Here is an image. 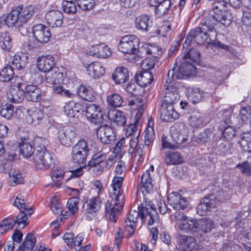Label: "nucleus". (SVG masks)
Returning a JSON list of instances; mask_svg holds the SVG:
<instances>
[{
	"label": "nucleus",
	"instance_id": "35",
	"mask_svg": "<svg viewBox=\"0 0 251 251\" xmlns=\"http://www.w3.org/2000/svg\"><path fill=\"white\" fill-rule=\"evenodd\" d=\"M108 116L109 120L117 126H125L126 119L123 113L117 110H112L108 112Z\"/></svg>",
	"mask_w": 251,
	"mask_h": 251
},
{
	"label": "nucleus",
	"instance_id": "53",
	"mask_svg": "<svg viewBox=\"0 0 251 251\" xmlns=\"http://www.w3.org/2000/svg\"><path fill=\"white\" fill-rule=\"evenodd\" d=\"M13 75V68L10 66H7L0 72V80L2 82L9 81Z\"/></svg>",
	"mask_w": 251,
	"mask_h": 251
},
{
	"label": "nucleus",
	"instance_id": "1",
	"mask_svg": "<svg viewBox=\"0 0 251 251\" xmlns=\"http://www.w3.org/2000/svg\"><path fill=\"white\" fill-rule=\"evenodd\" d=\"M124 179V177L115 176L109 189V194L112 200L107 201L105 208L106 212L109 214V220L113 223L117 222L125 204V197L121 189Z\"/></svg>",
	"mask_w": 251,
	"mask_h": 251
},
{
	"label": "nucleus",
	"instance_id": "64",
	"mask_svg": "<svg viewBox=\"0 0 251 251\" xmlns=\"http://www.w3.org/2000/svg\"><path fill=\"white\" fill-rule=\"evenodd\" d=\"M236 168L238 169L242 174L247 176H251V165L248 161H244L238 164Z\"/></svg>",
	"mask_w": 251,
	"mask_h": 251
},
{
	"label": "nucleus",
	"instance_id": "42",
	"mask_svg": "<svg viewBox=\"0 0 251 251\" xmlns=\"http://www.w3.org/2000/svg\"><path fill=\"white\" fill-rule=\"evenodd\" d=\"M106 154L102 152L100 146L97 147V152L93 155L92 159L89 161L91 166H97L103 162L106 159Z\"/></svg>",
	"mask_w": 251,
	"mask_h": 251
},
{
	"label": "nucleus",
	"instance_id": "60",
	"mask_svg": "<svg viewBox=\"0 0 251 251\" xmlns=\"http://www.w3.org/2000/svg\"><path fill=\"white\" fill-rule=\"evenodd\" d=\"M78 6L84 11L92 9L97 0H77Z\"/></svg>",
	"mask_w": 251,
	"mask_h": 251
},
{
	"label": "nucleus",
	"instance_id": "5",
	"mask_svg": "<svg viewBox=\"0 0 251 251\" xmlns=\"http://www.w3.org/2000/svg\"><path fill=\"white\" fill-rule=\"evenodd\" d=\"M196 68L192 63L182 62L180 66L169 71L167 80L169 84H173V81L183 79L185 77L194 75L196 73Z\"/></svg>",
	"mask_w": 251,
	"mask_h": 251
},
{
	"label": "nucleus",
	"instance_id": "9",
	"mask_svg": "<svg viewBox=\"0 0 251 251\" xmlns=\"http://www.w3.org/2000/svg\"><path fill=\"white\" fill-rule=\"evenodd\" d=\"M14 205L18 208L20 209V213L16 217V220H15L16 223L18 224L19 226L23 225L22 228L27 225V220L28 216H30L33 213V210L25 202L23 199H21L17 197L14 202Z\"/></svg>",
	"mask_w": 251,
	"mask_h": 251
},
{
	"label": "nucleus",
	"instance_id": "11",
	"mask_svg": "<svg viewBox=\"0 0 251 251\" xmlns=\"http://www.w3.org/2000/svg\"><path fill=\"white\" fill-rule=\"evenodd\" d=\"M164 87L162 92L163 96L162 103L174 104L179 98L177 89L174 86L173 84H169L168 80L166 81Z\"/></svg>",
	"mask_w": 251,
	"mask_h": 251
},
{
	"label": "nucleus",
	"instance_id": "29",
	"mask_svg": "<svg viewBox=\"0 0 251 251\" xmlns=\"http://www.w3.org/2000/svg\"><path fill=\"white\" fill-rule=\"evenodd\" d=\"M22 11V6H17L13 9L7 16L3 15L5 25L8 27L13 26L15 24L20 23V12Z\"/></svg>",
	"mask_w": 251,
	"mask_h": 251
},
{
	"label": "nucleus",
	"instance_id": "14",
	"mask_svg": "<svg viewBox=\"0 0 251 251\" xmlns=\"http://www.w3.org/2000/svg\"><path fill=\"white\" fill-rule=\"evenodd\" d=\"M86 116L93 124H101L103 121L101 109L98 105L96 104H90L87 106Z\"/></svg>",
	"mask_w": 251,
	"mask_h": 251
},
{
	"label": "nucleus",
	"instance_id": "61",
	"mask_svg": "<svg viewBox=\"0 0 251 251\" xmlns=\"http://www.w3.org/2000/svg\"><path fill=\"white\" fill-rule=\"evenodd\" d=\"M73 151L78 152L80 153L84 152L88 155L89 148L87 142L84 140H81L74 146Z\"/></svg>",
	"mask_w": 251,
	"mask_h": 251
},
{
	"label": "nucleus",
	"instance_id": "32",
	"mask_svg": "<svg viewBox=\"0 0 251 251\" xmlns=\"http://www.w3.org/2000/svg\"><path fill=\"white\" fill-rule=\"evenodd\" d=\"M186 93L188 100L194 104L201 101L204 96V92L199 88H188Z\"/></svg>",
	"mask_w": 251,
	"mask_h": 251
},
{
	"label": "nucleus",
	"instance_id": "15",
	"mask_svg": "<svg viewBox=\"0 0 251 251\" xmlns=\"http://www.w3.org/2000/svg\"><path fill=\"white\" fill-rule=\"evenodd\" d=\"M177 230L185 233H194L200 230V221L196 219L186 220L177 224Z\"/></svg>",
	"mask_w": 251,
	"mask_h": 251
},
{
	"label": "nucleus",
	"instance_id": "16",
	"mask_svg": "<svg viewBox=\"0 0 251 251\" xmlns=\"http://www.w3.org/2000/svg\"><path fill=\"white\" fill-rule=\"evenodd\" d=\"M169 203L176 209L184 210L189 204L186 198L183 197L177 192L169 194L167 197Z\"/></svg>",
	"mask_w": 251,
	"mask_h": 251
},
{
	"label": "nucleus",
	"instance_id": "18",
	"mask_svg": "<svg viewBox=\"0 0 251 251\" xmlns=\"http://www.w3.org/2000/svg\"><path fill=\"white\" fill-rule=\"evenodd\" d=\"M36 65L40 71L47 73L55 67L54 58L51 55L39 56L37 59Z\"/></svg>",
	"mask_w": 251,
	"mask_h": 251
},
{
	"label": "nucleus",
	"instance_id": "31",
	"mask_svg": "<svg viewBox=\"0 0 251 251\" xmlns=\"http://www.w3.org/2000/svg\"><path fill=\"white\" fill-rule=\"evenodd\" d=\"M101 205L102 201L99 196L92 197L87 202L86 212L94 215L100 210Z\"/></svg>",
	"mask_w": 251,
	"mask_h": 251
},
{
	"label": "nucleus",
	"instance_id": "63",
	"mask_svg": "<svg viewBox=\"0 0 251 251\" xmlns=\"http://www.w3.org/2000/svg\"><path fill=\"white\" fill-rule=\"evenodd\" d=\"M241 21L244 25L251 26V8L247 6L244 8Z\"/></svg>",
	"mask_w": 251,
	"mask_h": 251
},
{
	"label": "nucleus",
	"instance_id": "39",
	"mask_svg": "<svg viewBox=\"0 0 251 251\" xmlns=\"http://www.w3.org/2000/svg\"><path fill=\"white\" fill-rule=\"evenodd\" d=\"M28 62V57L25 53H17L13 56V64L19 70L24 68Z\"/></svg>",
	"mask_w": 251,
	"mask_h": 251
},
{
	"label": "nucleus",
	"instance_id": "2",
	"mask_svg": "<svg viewBox=\"0 0 251 251\" xmlns=\"http://www.w3.org/2000/svg\"><path fill=\"white\" fill-rule=\"evenodd\" d=\"M227 3L225 0L216 1L213 4V14H210L206 21L210 20V23H214V26L219 22L228 25L232 19V16L227 10Z\"/></svg>",
	"mask_w": 251,
	"mask_h": 251
},
{
	"label": "nucleus",
	"instance_id": "52",
	"mask_svg": "<svg viewBox=\"0 0 251 251\" xmlns=\"http://www.w3.org/2000/svg\"><path fill=\"white\" fill-rule=\"evenodd\" d=\"M52 91L54 94L65 97L72 98L74 96L68 90L64 89L60 83L53 84Z\"/></svg>",
	"mask_w": 251,
	"mask_h": 251
},
{
	"label": "nucleus",
	"instance_id": "54",
	"mask_svg": "<svg viewBox=\"0 0 251 251\" xmlns=\"http://www.w3.org/2000/svg\"><path fill=\"white\" fill-rule=\"evenodd\" d=\"M34 14V7L29 5L26 6L20 12V24L26 23Z\"/></svg>",
	"mask_w": 251,
	"mask_h": 251
},
{
	"label": "nucleus",
	"instance_id": "12",
	"mask_svg": "<svg viewBox=\"0 0 251 251\" xmlns=\"http://www.w3.org/2000/svg\"><path fill=\"white\" fill-rule=\"evenodd\" d=\"M86 54L96 58H107L111 55L112 51L107 45L100 43L91 47Z\"/></svg>",
	"mask_w": 251,
	"mask_h": 251
},
{
	"label": "nucleus",
	"instance_id": "50",
	"mask_svg": "<svg viewBox=\"0 0 251 251\" xmlns=\"http://www.w3.org/2000/svg\"><path fill=\"white\" fill-rule=\"evenodd\" d=\"M137 222L126 218L125 221V228L126 230V236L127 238H130L134 233L136 227Z\"/></svg>",
	"mask_w": 251,
	"mask_h": 251
},
{
	"label": "nucleus",
	"instance_id": "25",
	"mask_svg": "<svg viewBox=\"0 0 251 251\" xmlns=\"http://www.w3.org/2000/svg\"><path fill=\"white\" fill-rule=\"evenodd\" d=\"M76 134L74 126H67L66 128H62L58 131V137L60 142L64 145L67 144L68 140L72 141Z\"/></svg>",
	"mask_w": 251,
	"mask_h": 251
},
{
	"label": "nucleus",
	"instance_id": "19",
	"mask_svg": "<svg viewBox=\"0 0 251 251\" xmlns=\"http://www.w3.org/2000/svg\"><path fill=\"white\" fill-rule=\"evenodd\" d=\"M47 23L52 27H60L63 23V13L57 10L48 11L45 17Z\"/></svg>",
	"mask_w": 251,
	"mask_h": 251
},
{
	"label": "nucleus",
	"instance_id": "6",
	"mask_svg": "<svg viewBox=\"0 0 251 251\" xmlns=\"http://www.w3.org/2000/svg\"><path fill=\"white\" fill-rule=\"evenodd\" d=\"M35 167L38 170H45L51 165L52 158L50 152L45 146L37 147L36 151L33 157Z\"/></svg>",
	"mask_w": 251,
	"mask_h": 251
},
{
	"label": "nucleus",
	"instance_id": "46",
	"mask_svg": "<svg viewBox=\"0 0 251 251\" xmlns=\"http://www.w3.org/2000/svg\"><path fill=\"white\" fill-rule=\"evenodd\" d=\"M239 124L240 125L248 124L251 120V109L250 106L242 107L240 112Z\"/></svg>",
	"mask_w": 251,
	"mask_h": 251
},
{
	"label": "nucleus",
	"instance_id": "30",
	"mask_svg": "<svg viewBox=\"0 0 251 251\" xmlns=\"http://www.w3.org/2000/svg\"><path fill=\"white\" fill-rule=\"evenodd\" d=\"M24 93L29 101L37 102L41 98L40 89L36 86L32 84L28 85L25 87Z\"/></svg>",
	"mask_w": 251,
	"mask_h": 251
},
{
	"label": "nucleus",
	"instance_id": "56",
	"mask_svg": "<svg viewBox=\"0 0 251 251\" xmlns=\"http://www.w3.org/2000/svg\"><path fill=\"white\" fill-rule=\"evenodd\" d=\"M146 52L147 54L151 55L153 57H158L163 53L161 48L154 44L148 45L146 48Z\"/></svg>",
	"mask_w": 251,
	"mask_h": 251
},
{
	"label": "nucleus",
	"instance_id": "57",
	"mask_svg": "<svg viewBox=\"0 0 251 251\" xmlns=\"http://www.w3.org/2000/svg\"><path fill=\"white\" fill-rule=\"evenodd\" d=\"M79 202V199L77 197H72L69 199L67 204L70 213L72 215H75L78 213Z\"/></svg>",
	"mask_w": 251,
	"mask_h": 251
},
{
	"label": "nucleus",
	"instance_id": "21",
	"mask_svg": "<svg viewBox=\"0 0 251 251\" xmlns=\"http://www.w3.org/2000/svg\"><path fill=\"white\" fill-rule=\"evenodd\" d=\"M97 135L104 144H110L115 138L114 129L112 126H99L97 129Z\"/></svg>",
	"mask_w": 251,
	"mask_h": 251
},
{
	"label": "nucleus",
	"instance_id": "4",
	"mask_svg": "<svg viewBox=\"0 0 251 251\" xmlns=\"http://www.w3.org/2000/svg\"><path fill=\"white\" fill-rule=\"evenodd\" d=\"M16 135L20 138L18 147L21 154L26 158L30 157L33 154L35 148L33 143L28 137V132L24 126H21L17 130Z\"/></svg>",
	"mask_w": 251,
	"mask_h": 251
},
{
	"label": "nucleus",
	"instance_id": "28",
	"mask_svg": "<svg viewBox=\"0 0 251 251\" xmlns=\"http://www.w3.org/2000/svg\"><path fill=\"white\" fill-rule=\"evenodd\" d=\"M153 175L148 171H145L142 175L141 191L143 195L153 191Z\"/></svg>",
	"mask_w": 251,
	"mask_h": 251
},
{
	"label": "nucleus",
	"instance_id": "7",
	"mask_svg": "<svg viewBox=\"0 0 251 251\" xmlns=\"http://www.w3.org/2000/svg\"><path fill=\"white\" fill-rule=\"evenodd\" d=\"M140 219L143 223L151 226L158 222V215L154 204L150 201L145 200L141 207Z\"/></svg>",
	"mask_w": 251,
	"mask_h": 251
},
{
	"label": "nucleus",
	"instance_id": "48",
	"mask_svg": "<svg viewBox=\"0 0 251 251\" xmlns=\"http://www.w3.org/2000/svg\"><path fill=\"white\" fill-rule=\"evenodd\" d=\"M107 101L109 106L112 107H119L123 103V99L121 96L118 94H112L107 98Z\"/></svg>",
	"mask_w": 251,
	"mask_h": 251
},
{
	"label": "nucleus",
	"instance_id": "49",
	"mask_svg": "<svg viewBox=\"0 0 251 251\" xmlns=\"http://www.w3.org/2000/svg\"><path fill=\"white\" fill-rule=\"evenodd\" d=\"M200 57V52L195 49H191L184 56L183 62L185 63H192V62H188V60L191 61L192 62H198Z\"/></svg>",
	"mask_w": 251,
	"mask_h": 251
},
{
	"label": "nucleus",
	"instance_id": "34",
	"mask_svg": "<svg viewBox=\"0 0 251 251\" xmlns=\"http://www.w3.org/2000/svg\"><path fill=\"white\" fill-rule=\"evenodd\" d=\"M135 27L137 29L147 31L148 28L151 26V20L147 15H141L135 20Z\"/></svg>",
	"mask_w": 251,
	"mask_h": 251
},
{
	"label": "nucleus",
	"instance_id": "62",
	"mask_svg": "<svg viewBox=\"0 0 251 251\" xmlns=\"http://www.w3.org/2000/svg\"><path fill=\"white\" fill-rule=\"evenodd\" d=\"M14 113V106L11 104H5L0 111V115L7 119L11 118Z\"/></svg>",
	"mask_w": 251,
	"mask_h": 251
},
{
	"label": "nucleus",
	"instance_id": "22",
	"mask_svg": "<svg viewBox=\"0 0 251 251\" xmlns=\"http://www.w3.org/2000/svg\"><path fill=\"white\" fill-rule=\"evenodd\" d=\"M161 119L166 122H172L178 118L173 104L162 103L160 108Z\"/></svg>",
	"mask_w": 251,
	"mask_h": 251
},
{
	"label": "nucleus",
	"instance_id": "40",
	"mask_svg": "<svg viewBox=\"0 0 251 251\" xmlns=\"http://www.w3.org/2000/svg\"><path fill=\"white\" fill-rule=\"evenodd\" d=\"M7 98L13 103L21 102L24 99V91L22 89L11 88L7 94Z\"/></svg>",
	"mask_w": 251,
	"mask_h": 251
},
{
	"label": "nucleus",
	"instance_id": "36",
	"mask_svg": "<svg viewBox=\"0 0 251 251\" xmlns=\"http://www.w3.org/2000/svg\"><path fill=\"white\" fill-rule=\"evenodd\" d=\"M66 114L70 117H78V114L81 109L80 103L71 101L67 103L64 107Z\"/></svg>",
	"mask_w": 251,
	"mask_h": 251
},
{
	"label": "nucleus",
	"instance_id": "37",
	"mask_svg": "<svg viewBox=\"0 0 251 251\" xmlns=\"http://www.w3.org/2000/svg\"><path fill=\"white\" fill-rule=\"evenodd\" d=\"M183 159V157L178 152L168 151L165 153V161L167 165L181 164Z\"/></svg>",
	"mask_w": 251,
	"mask_h": 251
},
{
	"label": "nucleus",
	"instance_id": "45",
	"mask_svg": "<svg viewBox=\"0 0 251 251\" xmlns=\"http://www.w3.org/2000/svg\"><path fill=\"white\" fill-rule=\"evenodd\" d=\"M12 46V39L8 32L0 33V47L4 50L9 51Z\"/></svg>",
	"mask_w": 251,
	"mask_h": 251
},
{
	"label": "nucleus",
	"instance_id": "23",
	"mask_svg": "<svg viewBox=\"0 0 251 251\" xmlns=\"http://www.w3.org/2000/svg\"><path fill=\"white\" fill-rule=\"evenodd\" d=\"M63 239L67 246L70 248H75L76 251H80L81 245L84 239L81 234H79L75 237L72 232L65 233L63 236Z\"/></svg>",
	"mask_w": 251,
	"mask_h": 251
},
{
	"label": "nucleus",
	"instance_id": "58",
	"mask_svg": "<svg viewBox=\"0 0 251 251\" xmlns=\"http://www.w3.org/2000/svg\"><path fill=\"white\" fill-rule=\"evenodd\" d=\"M200 230L204 233L210 232L214 227V222L209 219H205L200 222Z\"/></svg>",
	"mask_w": 251,
	"mask_h": 251
},
{
	"label": "nucleus",
	"instance_id": "51",
	"mask_svg": "<svg viewBox=\"0 0 251 251\" xmlns=\"http://www.w3.org/2000/svg\"><path fill=\"white\" fill-rule=\"evenodd\" d=\"M16 222L13 218H7L3 220L0 224V233L3 234L13 228Z\"/></svg>",
	"mask_w": 251,
	"mask_h": 251
},
{
	"label": "nucleus",
	"instance_id": "27",
	"mask_svg": "<svg viewBox=\"0 0 251 251\" xmlns=\"http://www.w3.org/2000/svg\"><path fill=\"white\" fill-rule=\"evenodd\" d=\"M177 239L183 251H192L196 246V239L194 236L178 234Z\"/></svg>",
	"mask_w": 251,
	"mask_h": 251
},
{
	"label": "nucleus",
	"instance_id": "8",
	"mask_svg": "<svg viewBox=\"0 0 251 251\" xmlns=\"http://www.w3.org/2000/svg\"><path fill=\"white\" fill-rule=\"evenodd\" d=\"M139 44V39L136 36L128 35L122 37L118 47L124 53L137 54Z\"/></svg>",
	"mask_w": 251,
	"mask_h": 251
},
{
	"label": "nucleus",
	"instance_id": "47",
	"mask_svg": "<svg viewBox=\"0 0 251 251\" xmlns=\"http://www.w3.org/2000/svg\"><path fill=\"white\" fill-rule=\"evenodd\" d=\"M77 93L78 96L87 101H92L94 97L91 94V89L83 85H80L78 88Z\"/></svg>",
	"mask_w": 251,
	"mask_h": 251
},
{
	"label": "nucleus",
	"instance_id": "41",
	"mask_svg": "<svg viewBox=\"0 0 251 251\" xmlns=\"http://www.w3.org/2000/svg\"><path fill=\"white\" fill-rule=\"evenodd\" d=\"M8 183L12 186H15L24 182V178L19 171L10 170L9 172Z\"/></svg>",
	"mask_w": 251,
	"mask_h": 251
},
{
	"label": "nucleus",
	"instance_id": "38",
	"mask_svg": "<svg viewBox=\"0 0 251 251\" xmlns=\"http://www.w3.org/2000/svg\"><path fill=\"white\" fill-rule=\"evenodd\" d=\"M152 74L149 71H143L137 74L136 80L137 83L141 87H146L153 81Z\"/></svg>",
	"mask_w": 251,
	"mask_h": 251
},
{
	"label": "nucleus",
	"instance_id": "59",
	"mask_svg": "<svg viewBox=\"0 0 251 251\" xmlns=\"http://www.w3.org/2000/svg\"><path fill=\"white\" fill-rule=\"evenodd\" d=\"M145 146H149L155 137L153 126H147L144 132Z\"/></svg>",
	"mask_w": 251,
	"mask_h": 251
},
{
	"label": "nucleus",
	"instance_id": "20",
	"mask_svg": "<svg viewBox=\"0 0 251 251\" xmlns=\"http://www.w3.org/2000/svg\"><path fill=\"white\" fill-rule=\"evenodd\" d=\"M27 115L25 120L27 124L37 126L41 124V122L43 119V113L38 108L31 107L26 110Z\"/></svg>",
	"mask_w": 251,
	"mask_h": 251
},
{
	"label": "nucleus",
	"instance_id": "17",
	"mask_svg": "<svg viewBox=\"0 0 251 251\" xmlns=\"http://www.w3.org/2000/svg\"><path fill=\"white\" fill-rule=\"evenodd\" d=\"M171 136L176 144H181L187 141L188 131L185 126H171Z\"/></svg>",
	"mask_w": 251,
	"mask_h": 251
},
{
	"label": "nucleus",
	"instance_id": "33",
	"mask_svg": "<svg viewBox=\"0 0 251 251\" xmlns=\"http://www.w3.org/2000/svg\"><path fill=\"white\" fill-rule=\"evenodd\" d=\"M128 71L126 68H117L112 75V78L116 84H122L128 79Z\"/></svg>",
	"mask_w": 251,
	"mask_h": 251
},
{
	"label": "nucleus",
	"instance_id": "10",
	"mask_svg": "<svg viewBox=\"0 0 251 251\" xmlns=\"http://www.w3.org/2000/svg\"><path fill=\"white\" fill-rule=\"evenodd\" d=\"M219 202V200L213 195L204 198L198 205L197 212L201 216L206 215L210 212L212 208L215 207Z\"/></svg>",
	"mask_w": 251,
	"mask_h": 251
},
{
	"label": "nucleus",
	"instance_id": "3",
	"mask_svg": "<svg viewBox=\"0 0 251 251\" xmlns=\"http://www.w3.org/2000/svg\"><path fill=\"white\" fill-rule=\"evenodd\" d=\"M214 24L210 23V20L206 21L201 27L192 29L194 40L197 44H202L206 41L209 42L215 39L216 34Z\"/></svg>",
	"mask_w": 251,
	"mask_h": 251
},
{
	"label": "nucleus",
	"instance_id": "13",
	"mask_svg": "<svg viewBox=\"0 0 251 251\" xmlns=\"http://www.w3.org/2000/svg\"><path fill=\"white\" fill-rule=\"evenodd\" d=\"M32 33L35 39L42 44L48 42L51 37L49 28L41 24H37L33 26Z\"/></svg>",
	"mask_w": 251,
	"mask_h": 251
},
{
	"label": "nucleus",
	"instance_id": "44",
	"mask_svg": "<svg viewBox=\"0 0 251 251\" xmlns=\"http://www.w3.org/2000/svg\"><path fill=\"white\" fill-rule=\"evenodd\" d=\"M172 5L171 0H166L160 2L155 7V13L156 14L160 16L167 13L170 10Z\"/></svg>",
	"mask_w": 251,
	"mask_h": 251
},
{
	"label": "nucleus",
	"instance_id": "26",
	"mask_svg": "<svg viewBox=\"0 0 251 251\" xmlns=\"http://www.w3.org/2000/svg\"><path fill=\"white\" fill-rule=\"evenodd\" d=\"M86 70L88 75L95 78H100L105 73V68L100 62L96 61L88 65Z\"/></svg>",
	"mask_w": 251,
	"mask_h": 251
},
{
	"label": "nucleus",
	"instance_id": "24",
	"mask_svg": "<svg viewBox=\"0 0 251 251\" xmlns=\"http://www.w3.org/2000/svg\"><path fill=\"white\" fill-rule=\"evenodd\" d=\"M65 76V74L61 72L58 67H54L45 74V81L50 84L60 83Z\"/></svg>",
	"mask_w": 251,
	"mask_h": 251
},
{
	"label": "nucleus",
	"instance_id": "43",
	"mask_svg": "<svg viewBox=\"0 0 251 251\" xmlns=\"http://www.w3.org/2000/svg\"><path fill=\"white\" fill-rule=\"evenodd\" d=\"M36 238L32 233H28L26 238L21 244L19 249L22 251H29L32 250L35 246Z\"/></svg>",
	"mask_w": 251,
	"mask_h": 251
},
{
	"label": "nucleus",
	"instance_id": "55",
	"mask_svg": "<svg viewBox=\"0 0 251 251\" xmlns=\"http://www.w3.org/2000/svg\"><path fill=\"white\" fill-rule=\"evenodd\" d=\"M87 156V155L85 154L84 152L82 153L78 151H73L72 158L74 162L81 167H85Z\"/></svg>",
	"mask_w": 251,
	"mask_h": 251
}]
</instances>
